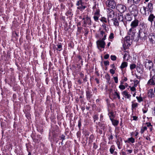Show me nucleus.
<instances>
[{
    "label": "nucleus",
    "instance_id": "nucleus-34",
    "mask_svg": "<svg viewBox=\"0 0 155 155\" xmlns=\"http://www.w3.org/2000/svg\"><path fill=\"white\" fill-rule=\"evenodd\" d=\"M114 95L115 96H116V97L119 99H120V96L119 94V93L117 92L116 91L114 92Z\"/></svg>",
    "mask_w": 155,
    "mask_h": 155
},
{
    "label": "nucleus",
    "instance_id": "nucleus-31",
    "mask_svg": "<svg viewBox=\"0 0 155 155\" xmlns=\"http://www.w3.org/2000/svg\"><path fill=\"white\" fill-rule=\"evenodd\" d=\"M108 115H109V117L110 120L111 118H112V117H114V112L113 111H111L110 112H109L108 113Z\"/></svg>",
    "mask_w": 155,
    "mask_h": 155
},
{
    "label": "nucleus",
    "instance_id": "nucleus-43",
    "mask_svg": "<svg viewBox=\"0 0 155 155\" xmlns=\"http://www.w3.org/2000/svg\"><path fill=\"white\" fill-rule=\"evenodd\" d=\"M106 78L108 81V83L110 84V83L109 82V81H110V75L108 74H107L106 76Z\"/></svg>",
    "mask_w": 155,
    "mask_h": 155
},
{
    "label": "nucleus",
    "instance_id": "nucleus-5",
    "mask_svg": "<svg viewBox=\"0 0 155 155\" xmlns=\"http://www.w3.org/2000/svg\"><path fill=\"white\" fill-rule=\"evenodd\" d=\"M96 44L97 48L99 49L100 48H105V42L101 40H98L96 41Z\"/></svg>",
    "mask_w": 155,
    "mask_h": 155
},
{
    "label": "nucleus",
    "instance_id": "nucleus-11",
    "mask_svg": "<svg viewBox=\"0 0 155 155\" xmlns=\"http://www.w3.org/2000/svg\"><path fill=\"white\" fill-rule=\"evenodd\" d=\"M84 26H85L86 25H91V18L88 17L87 16L86 17V20L84 21Z\"/></svg>",
    "mask_w": 155,
    "mask_h": 155
},
{
    "label": "nucleus",
    "instance_id": "nucleus-16",
    "mask_svg": "<svg viewBox=\"0 0 155 155\" xmlns=\"http://www.w3.org/2000/svg\"><path fill=\"white\" fill-rule=\"evenodd\" d=\"M148 97L150 98L154 97L155 95L153 93V90L152 89H150L148 92Z\"/></svg>",
    "mask_w": 155,
    "mask_h": 155
},
{
    "label": "nucleus",
    "instance_id": "nucleus-38",
    "mask_svg": "<svg viewBox=\"0 0 155 155\" xmlns=\"http://www.w3.org/2000/svg\"><path fill=\"white\" fill-rule=\"evenodd\" d=\"M136 67V65L135 64H132L130 65V68L131 70L135 68Z\"/></svg>",
    "mask_w": 155,
    "mask_h": 155
},
{
    "label": "nucleus",
    "instance_id": "nucleus-39",
    "mask_svg": "<svg viewBox=\"0 0 155 155\" xmlns=\"http://www.w3.org/2000/svg\"><path fill=\"white\" fill-rule=\"evenodd\" d=\"M100 20L102 22H104L105 23H106L107 22L106 18L104 17L101 18L100 19Z\"/></svg>",
    "mask_w": 155,
    "mask_h": 155
},
{
    "label": "nucleus",
    "instance_id": "nucleus-40",
    "mask_svg": "<svg viewBox=\"0 0 155 155\" xmlns=\"http://www.w3.org/2000/svg\"><path fill=\"white\" fill-rule=\"evenodd\" d=\"M94 20L96 21H98L99 18V16L97 15H94Z\"/></svg>",
    "mask_w": 155,
    "mask_h": 155
},
{
    "label": "nucleus",
    "instance_id": "nucleus-57",
    "mask_svg": "<svg viewBox=\"0 0 155 155\" xmlns=\"http://www.w3.org/2000/svg\"><path fill=\"white\" fill-rule=\"evenodd\" d=\"M119 130V128H117L115 129V132L116 134H118L119 132L118 131H117V130L118 131Z\"/></svg>",
    "mask_w": 155,
    "mask_h": 155
},
{
    "label": "nucleus",
    "instance_id": "nucleus-63",
    "mask_svg": "<svg viewBox=\"0 0 155 155\" xmlns=\"http://www.w3.org/2000/svg\"><path fill=\"white\" fill-rule=\"evenodd\" d=\"M133 118V120H136L138 118L136 116H133L132 117Z\"/></svg>",
    "mask_w": 155,
    "mask_h": 155
},
{
    "label": "nucleus",
    "instance_id": "nucleus-10",
    "mask_svg": "<svg viewBox=\"0 0 155 155\" xmlns=\"http://www.w3.org/2000/svg\"><path fill=\"white\" fill-rule=\"evenodd\" d=\"M139 24V21L138 20L135 19L132 21L131 24L130 26L131 27V28L134 29L138 26Z\"/></svg>",
    "mask_w": 155,
    "mask_h": 155
},
{
    "label": "nucleus",
    "instance_id": "nucleus-22",
    "mask_svg": "<svg viewBox=\"0 0 155 155\" xmlns=\"http://www.w3.org/2000/svg\"><path fill=\"white\" fill-rule=\"evenodd\" d=\"M57 48L56 47V49L59 51H60L62 49V45L61 43H58V44L56 45Z\"/></svg>",
    "mask_w": 155,
    "mask_h": 155
},
{
    "label": "nucleus",
    "instance_id": "nucleus-32",
    "mask_svg": "<svg viewBox=\"0 0 155 155\" xmlns=\"http://www.w3.org/2000/svg\"><path fill=\"white\" fill-rule=\"evenodd\" d=\"M133 101L132 102V107L133 109L134 108L136 107H137L138 106V104L137 103H133Z\"/></svg>",
    "mask_w": 155,
    "mask_h": 155
},
{
    "label": "nucleus",
    "instance_id": "nucleus-35",
    "mask_svg": "<svg viewBox=\"0 0 155 155\" xmlns=\"http://www.w3.org/2000/svg\"><path fill=\"white\" fill-rule=\"evenodd\" d=\"M136 98L138 102H140L143 101V99L141 96H137L136 97Z\"/></svg>",
    "mask_w": 155,
    "mask_h": 155
},
{
    "label": "nucleus",
    "instance_id": "nucleus-54",
    "mask_svg": "<svg viewBox=\"0 0 155 155\" xmlns=\"http://www.w3.org/2000/svg\"><path fill=\"white\" fill-rule=\"evenodd\" d=\"M140 1V0H133L134 3L136 4H138Z\"/></svg>",
    "mask_w": 155,
    "mask_h": 155
},
{
    "label": "nucleus",
    "instance_id": "nucleus-14",
    "mask_svg": "<svg viewBox=\"0 0 155 155\" xmlns=\"http://www.w3.org/2000/svg\"><path fill=\"white\" fill-rule=\"evenodd\" d=\"M122 94L126 98L130 100L131 95L130 94H128L127 91H124L122 93Z\"/></svg>",
    "mask_w": 155,
    "mask_h": 155
},
{
    "label": "nucleus",
    "instance_id": "nucleus-46",
    "mask_svg": "<svg viewBox=\"0 0 155 155\" xmlns=\"http://www.w3.org/2000/svg\"><path fill=\"white\" fill-rule=\"evenodd\" d=\"M119 88L121 90H123L125 89V86L124 85H120L119 86Z\"/></svg>",
    "mask_w": 155,
    "mask_h": 155
},
{
    "label": "nucleus",
    "instance_id": "nucleus-20",
    "mask_svg": "<svg viewBox=\"0 0 155 155\" xmlns=\"http://www.w3.org/2000/svg\"><path fill=\"white\" fill-rule=\"evenodd\" d=\"M111 20L113 21L114 25L115 26H119V22L117 18H113L111 19Z\"/></svg>",
    "mask_w": 155,
    "mask_h": 155
},
{
    "label": "nucleus",
    "instance_id": "nucleus-18",
    "mask_svg": "<svg viewBox=\"0 0 155 155\" xmlns=\"http://www.w3.org/2000/svg\"><path fill=\"white\" fill-rule=\"evenodd\" d=\"M132 15L130 13H128L126 15L125 19L128 21H131L132 20Z\"/></svg>",
    "mask_w": 155,
    "mask_h": 155
},
{
    "label": "nucleus",
    "instance_id": "nucleus-1",
    "mask_svg": "<svg viewBox=\"0 0 155 155\" xmlns=\"http://www.w3.org/2000/svg\"><path fill=\"white\" fill-rule=\"evenodd\" d=\"M148 29L144 25V23H142L140 27L138 35V38H140L142 40H145L147 38Z\"/></svg>",
    "mask_w": 155,
    "mask_h": 155
},
{
    "label": "nucleus",
    "instance_id": "nucleus-60",
    "mask_svg": "<svg viewBox=\"0 0 155 155\" xmlns=\"http://www.w3.org/2000/svg\"><path fill=\"white\" fill-rule=\"evenodd\" d=\"M117 146H120V141L119 140V139H117V141L116 142Z\"/></svg>",
    "mask_w": 155,
    "mask_h": 155
},
{
    "label": "nucleus",
    "instance_id": "nucleus-19",
    "mask_svg": "<svg viewBox=\"0 0 155 155\" xmlns=\"http://www.w3.org/2000/svg\"><path fill=\"white\" fill-rule=\"evenodd\" d=\"M33 140L35 142H39L41 138V135H37V138H35L34 137L31 136Z\"/></svg>",
    "mask_w": 155,
    "mask_h": 155
},
{
    "label": "nucleus",
    "instance_id": "nucleus-24",
    "mask_svg": "<svg viewBox=\"0 0 155 155\" xmlns=\"http://www.w3.org/2000/svg\"><path fill=\"white\" fill-rule=\"evenodd\" d=\"M147 84L148 85H155V82H154V81H153V80L150 78L148 81Z\"/></svg>",
    "mask_w": 155,
    "mask_h": 155
},
{
    "label": "nucleus",
    "instance_id": "nucleus-27",
    "mask_svg": "<svg viewBox=\"0 0 155 155\" xmlns=\"http://www.w3.org/2000/svg\"><path fill=\"white\" fill-rule=\"evenodd\" d=\"M143 11L142 12H141V13L143 14V15L146 16L147 15L146 11L147 10V7L143 6Z\"/></svg>",
    "mask_w": 155,
    "mask_h": 155
},
{
    "label": "nucleus",
    "instance_id": "nucleus-56",
    "mask_svg": "<svg viewBox=\"0 0 155 155\" xmlns=\"http://www.w3.org/2000/svg\"><path fill=\"white\" fill-rule=\"evenodd\" d=\"M147 127H149L150 126L152 127V125H151V124L149 122H147L146 123Z\"/></svg>",
    "mask_w": 155,
    "mask_h": 155
},
{
    "label": "nucleus",
    "instance_id": "nucleus-21",
    "mask_svg": "<svg viewBox=\"0 0 155 155\" xmlns=\"http://www.w3.org/2000/svg\"><path fill=\"white\" fill-rule=\"evenodd\" d=\"M134 142H135V139L132 137H131L130 138H128L127 139V140L125 141V143H128L131 142L132 143H134Z\"/></svg>",
    "mask_w": 155,
    "mask_h": 155
},
{
    "label": "nucleus",
    "instance_id": "nucleus-15",
    "mask_svg": "<svg viewBox=\"0 0 155 155\" xmlns=\"http://www.w3.org/2000/svg\"><path fill=\"white\" fill-rule=\"evenodd\" d=\"M110 12L108 13V17L110 18H113L114 16V12L112 9H109Z\"/></svg>",
    "mask_w": 155,
    "mask_h": 155
},
{
    "label": "nucleus",
    "instance_id": "nucleus-3",
    "mask_svg": "<svg viewBox=\"0 0 155 155\" xmlns=\"http://www.w3.org/2000/svg\"><path fill=\"white\" fill-rule=\"evenodd\" d=\"M106 4L108 7L113 9L115 8L116 6V2L114 0H107L106 2Z\"/></svg>",
    "mask_w": 155,
    "mask_h": 155
},
{
    "label": "nucleus",
    "instance_id": "nucleus-29",
    "mask_svg": "<svg viewBox=\"0 0 155 155\" xmlns=\"http://www.w3.org/2000/svg\"><path fill=\"white\" fill-rule=\"evenodd\" d=\"M150 71V77H151V76H154V74H155V69L153 68Z\"/></svg>",
    "mask_w": 155,
    "mask_h": 155
},
{
    "label": "nucleus",
    "instance_id": "nucleus-47",
    "mask_svg": "<svg viewBox=\"0 0 155 155\" xmlns=\"http://www.w3.org/2000/svg\"><path fill=\"white\" fill-rule=\"evenodd\" d=\"M114 82L116 83H117L118 82V79L117 77H115L113 78Z\"/></svg>",
    "mask_w": 155,
    "mask_h": 155
},
{
    "label": "nucleus",
    "instance_id": "nucleus-13",
    "mask_svg": "<svg viewBox=\"0 0 155 155\" xmlns=\"http://www.w3.org/2000/svg\"><path fill=\"white\" fill-rule=\"evenodd\" d=\"M151 13V14L149 15L148 18V20L150 21L151 23V24H152L153 22L155 20L154 19L155 18V16H154L153 14Z\"/></svg>",
    "mask_w": 155,
    "mask_h": 155
},
{
    "label": "nucleus",
    "instance_id": "nucleus-49",
    "mask_svg": "<svg viewBox=\"0 0 155 155\" xmlns=\"http://www.w3.org/2000/svg\"><path fill=\"white\" fill-rule=\"evenodd\" d=\"M81 124V120H79L78 121V126L79 128H80Z\"/></svg>",
    "mask_w": 155,
    "mask_h": 155
},
{
    "label": "nucleus",
    "instance_id": "nucleus-36",
    "mask_svg": "<svg viewBox=\"0 0 155 155\" xmlns=\"http://www.w3.org/2000/svg\"><path fill=\"white\" fill-rule=\"evenodd\" d=\"M94 137L92 135H91L89 137V143H91V142H92V141L94 139Z\"/></svg>",
    "mask_w": 155,
    "mask_h": 155
},
{
    "label": "nucleus",
    "instance_id": "nucleus-58",
    "mask_svg": "<svg viewBox=\"0 0 155 155\" xmlns=\"http://www.w3.org/2000/svg\"><path fill=\"white\" fill-rule=\"evenodd\" d=\"M109 57V55L108 54H106L104 56V58L105 59H108Z\"/></svg>",
    "mask_w": 155,
    "mask_h": 155
},
{
    "label": "nucleus",
    "instance_id": "nucleus-4",
    "mask_svg": "<svg viewBox=\"0 0 155 155\" xmlns=\"http://www.w3.org/2000/svg\"><path fill=\"white\" fill-rule=\"evenodd\" d=\"M132 9L130 10V12L131 15L134 16H136L138 13V9L137 6L135 5H132L131 7Z\"/></svg>",
    "mask_w": 155,
    "mask_h": 155
},
{
    "label": "nucleus",
    "instance_id": "nucleus-7",
    "mask_svg": "<svg viewBox=\"0 0 155 155\" xmlns=\"http://www.w3.org/2000/svg\"><path fill=\"white\" fill-rule=\"evenodd\" d=\"M116 8L120 12L124 13L126 10V8L124 5H118L117 6Z\"/></svg>",
    "mask_w": 155,
    "mask_h": 155
},
{
    "label": "nucleus",
    "instance_id": "nucleus-41",
    "mask_svg": "<svg viewBox=\"0 0 155 155\" xmlns=\"http://www.w3.org/2000/svg\"><path fill=\"white\" fill-rule=\"evenodd\" d=\"M114 37V33H111L109 36V38L110 39H113Z\"/></svg>",
    "mask_w": 155,
    "mask_h": 155
},
{
    "label": "nucleus",
    "instance_id": "nucleus-55",
    "mask_svg": "<svg viewBox=\"0 0 155 155\" xmlns=\"http://www.w3.org/2000/svg\"><path fill=\"white\" fill-rule=\"evenodd\" d=\"M110 73L112 74H113L115 73V70L113 69H110Z\"/></svg>",
    "mask_w": 155,
    "mask_h": 155
},
{
    "label": "nucleus",
    "instance_id": "nucleus-42",
    "mask_svg": "<svg viewBox=\"0 0 155 155\" xmlns=\"http://www.w3.org/2000/svg\"><path fill=\"white\" fill-rule=\"evenodd\" d=\"M95 11H96V12H95L94 15H95L99 16L100 15V10L99 9H96V10Z\"/></svg>",
    "mask_w": 155,
    "mask_h": 155
},
{
    "label": "nucleus",
    "instance_id": "nucleus-25",
    "mask_svg": "<svg viewBox=\"0 0 155 155\" xmlns=\"http://www.w3.org/2000/svg\"><path fill=\"white\" fill-rule=\"evenodd\" d=\"M127 65V63L126 62H124L122 63L120 66V68L122 69L126 67Z\"/></svg>",
    "mask_w": 155,
    "mask_h": 155
},
{
    "label": "nucleus",
    "instance_id": "nucleus-53",
    "mask_svg": "<svg viewBox=\"0 0 155 155\" xmlns=\"http://www.w3.org/2000/svg\"><path fill=\"white\" fill-rule=\"evenodd\" d=\"M137 71L140 73H142V71H141V69L140 67H137Z\"/></svg>",
    "mask_w": 155,
    "mask_h": 155
},
{
    "label": "nucleus",
    "instance_id": "nucleus-12",
    "mask_svg": "<svg viewBox=\"0 0 155 155\" xmlns=\"http://www.w3.org/2000/svg\"><path fill=\"white\" fill-rule=\"evenodd\" d=\"M115 150V147L114 145L111 146L110 149V151L111 154H114L113 155H117V152L116 151H114Z\"/></svg>",
    "mask_w": 155,
    "mask_h": 155
},
{
    "label": "nucleus",
    "instance_id": "nucleus-6",
    "mask_svg": "<svg viewBox=\"0 0 155 155\" xmlns=\"http://www.w3.org/2000/svg\"><path fill=\"white\" fill-rule=\"evenodd\" d=\"M86 98L87 101H91V99L92 97L93 94L91 90L87 89L86 91Z\"/></svg>",
    "mask_w": 155,
    "mask_h": 155
},
{
    "label": "nucleus",
    "instance_id": "nucleus-28",
    "mask_svg": "<svg viewBox=\"0 0 155 155\" xmlns=\"http://www.w3.org/2000/svg\"><path fill=\"white\" fill-rule=\"evenodd\" d=\"M131 38L130 36H128L125 37L124 38V41L127 42V43H128L130 41Z\"/></svg>",
    "mask_w": 155,
    "mask_h": 155
},
{
    "label": "nucleus",
    "instance_id": "nucleus-59",
    "mask_svg": "<svg viewBox=\"0 0 155 155\" xmlns=\"http://www.w3.org/2000/svg\"><path fill=\"white\" fill-rule=\"evenodd\" d=\"M97 147V145L95 143H94L93 148L94 149H96Z\"/></svg>",
    "mask_w": 155,
    "mask_h": 155
},
{
    "label": "nucleus",
    "instance_id": "nucleus-44",
    "mask_svg": "<svg viewBox=\"0 0 155 155\" xmlns=\"http://www.w3.org/2000/svg\"><path fill=\"white\" fill-rule=\"evenodd\" d=\"M116 57L115 55H111L110 56V58L113 61H115L116 59Z\"/></svg>",
    "mask_w": 155,
    "mask_h": 155
},
{
    "label": "nucleus",
    "instance_id": "nucleus-37",
    "mask_svg": "<svg viewBox=\"0 0 155 155\" xmlns=\"http://www.w3.org/2000/svg\"><path fill=\"white\" fill-rule=\"evenodd\" d=\"M83 4V3L82 2V1L81 0H79L77 2L76 5L77 6H78L80 5Z\"/></svg>",
    "mask_w": 155,
    "mask_h": 155
},
{
    "label": "nucleus",
    "instance_id": "nucleus-50",
    "mask_svg": "<svg viewBox=\"0 0 155 155\" xmlns=\"http://www.w3.org/2000/svg\"><path fill=\"white\" fill-rule=\"evenodd\" d=\"M129 87L130 88V90L131 91H136V89L135 88V87H131V86H129Z\"/></svg>",
    "mask_w": 155,
    "mask_h": 155
},
{
    "label": "nucleus",
    "instance_id": "nucleus-17",
    "mask_svg": "<svg viewBox=\"0 0 155 155\" xmlns=\"http://www.w3.org/2000/svg\"><path fill=\"white\" fill-rule=\"evenodd\" d=\"M147 10L149 11V12L150 13H152L153 12V4L151 3H149L147 5Z\"/></svg>",
    "mask_w": 155,
    "mask_h": 155
},
{
    "label": "nucleus",
    "instance_id": "nucleus-9",
    "mask_svg": "<svg viewBox=\"0 0 155 155\" xmlns=\"http://www.w3.org/2000/svg\"><path fill=\"white\" fill-rule=\"evenodd\" d=\"M148 37L150 43L152 44H155V34H150Z\"/></svg>",
    "mask_w": 155,
    "mask_h": 155
},
{
    "label": "nucleus",
    "instance_id": "nucleus-61",
    "mask_svg": "<svg viewBox=\"0 0 155 155\" xmlns=\"http://www.w3.org/2000/svg\"><path fill=\"white\" fill-rule=\"evenodd\" d=\"M127 52H125L124 54V57H123V58H124V60H126V58L127 57Z\"/></svg>",
    "mask_w": 155,
    "mask_h": 155
},
{
    "label": "nucleus",
    "instance_id": "nucleus-8",
    "mask_svg": "<svg viewBox=\"0 0 155 155\" xmlns=\"http://www.w3.org/2000/svg\"><path fill=\"white\" fill-rule=\"evenodd\" d=\"M135 29L131 28L130 29L128 32V34L131 37V39H134V37L135 36Z\"/></svg>",
    "mask_w": 155,
    "mask_h": 155
},
{
    "label": "nucleus",
    "instance_id": "nucleus-51",
    "mask_svg": "<svg viewBox=\"0 0 155 155\" xmlns=\"http://www.w3.org/2000/svg\"><path fill=\"white\" fill-rule=\"evenodd\" d=\"M60 137V138L61 139H62V141H63V140H64L65 139V136L63 134H62Z\"/></svg>",
    "mask_w": 155,
    "mask_h": 155
},
{
    "label": "nucleus",
    "instance_id": "nucleus-52",
    "mask_svg": "<svg viewBox=\"0 0 155 155\" xmlns=\"http://www.w3.org/2000/svg\"><path fill=\"white\" fill-rule=\"evenodd\" d=\"M104 62L105 66H107L109 65V62L108 61H104Z\"/></svg>",
    "mask_w": 155,
    "mask_h": 155
},
{
    "label": "nucleus",
    "instance_id": "nucleus-26",
    "mask_svg": "<svg viewBox=\"0 0 155 155\" xmlns=\"http://www.w3.org/2000/svg\"><path fill=\"white\" fill-rule=\"evenodd\" d=\"M86 6H84L83 4L80 5L77 7V9L80 10H83L85 9Z\"/></svg>",
    "mask_w": 155,
    "mask_h": 155
},
{
    "label": "nucleus",
    "instance_id": "nucleus-62",
    "mask_svg": "<svg viewBox=\"0 0 155 155\" xmlns=\"http://www.w3.org/2000/svg\"><path fill=\"white\" fill-rule=\"evenodd\" d=\"M106 36H107L106 34L104 35V37L102 39H101V40H102L103 41H104V40H105L106 39Z\"/></svg>",
    "mask_w": 155,
    "mask_h": 155
},
{
    "label": "nucleus",
    "instance_id": "nucleus-64",
    "mask_svg": "<svg viewBox=\"0 0 155 155\" xmlns=\"http://www.w3.org/2000/svg\"><path fill=\"white\" fill-rule=\"evenodd\" d=\"M126 151L128 152L129 153H131L133 151L132 150H127Z\"/></svg>",
    "mask_w": 155,
    "mask_h": 155
},
{
    "label": "nucleus",
    "instance_id": "nucleus-48",
    "mask_svg": "<svg viewBox=\"0 0 155 155\" xmlns=\"http://www.w3.org/2000/svg\"><path fill=\"white\" fill-rule=\"evenodd\" d=\"M98 7V5H97L96 4L94 5V6L93 7V9L94 11H95L96 9H98L97 8Z\"/></svg>",
    "mask_w": 155,
    "mask_h": 155
},
{
    "label": "nucleus",
    "instance_id": "nucleus-23",
    "mask_svg": "<svg viewBox=\"0 0 155 155\" xmlns=\"http://www.w3.org/2000/svg\"><path fill=\"white\" fill-rule=\"evenodd\" d=\"M110 120L112 122L113 125L114 126H117L119 123V121L118 120H114L113 118H111Z\"/></svg>",
    "mask_w": 155,
    "mask_h": 155
},
{
    "label": "nucleus",
    "instance_id": "nucleus-33",
    "mask_svg": "<svg viewBox=\"0 0 155 155\" xmlns=\"http://www.w3.org/2000/svg\"><path fill=\"white\" fill-rule=\"evenodd\" d=\"M94 122L97 120L98 119V115L97 114H95L93 116Z\"/></svg>",
    "mask_w": 155,
    "mask_h": 155
},
{
    "label": "nucleus",
    "instance_id": "nucleus-45",
    "mask_svg": "<svg viewBox=\"0 0 155 155\" xmlns=\"http://www.w3.org/2000/svg\"><path fill=\"white\" fill-rule=\"evenodd\" d=\"M109 136L108 139L109 140H112L113 139L114 137L112 133H111L110 135H109Z\"/></svg>",
    "mask_w": 155,
    "mask_h": 155
},
{
    "label": "nucleus",
    "instance_id": "nucleus-2",
    "mask_svg": "<svg viewBox=\"0 0 155 155\" xmlns=\"http://www.w3.org/2000/svg\"><path fill=\"white\" fill-rule=\"evenodd\" d=\"M144 64L145 67L147 69H148L150 71L153 68V64L151 61L146 59Z\"/></svg>",
    "mask_w": 155,
    "mask_h": 155
},
{
    "label": "nucleus",
    "instance_id": "nucleus-30",
    "mask_svg": "<svg viewBox=\"0 0 155 155\" xmlns=\"http://www.w3.org/2000/svg\"><path fill=\"white\" fill-rule=\"evenodd\" d=\"M117 19L120 21H123V15H120L118 16Z\"/></svg>",
    "mask_w": 155,
    "mask_h": 155
}]
</instances>
